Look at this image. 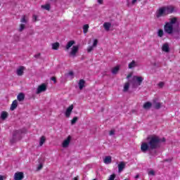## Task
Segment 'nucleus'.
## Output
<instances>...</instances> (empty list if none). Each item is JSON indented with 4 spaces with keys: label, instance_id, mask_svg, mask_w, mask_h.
I'll list each match as a JSON object with an SVG mask.
<instances>
[{
    "label": "nucleus",
    "instance_id": "nucleus-1",
    "mask_svg": "<svg viewBox=\"0 0 180 180\" xmlns=\"http://www.w3.org/2000/svg\"><path fill=\"white\" fill-rule=\"evenodd\" d=\"M160 143H161V139L158 136H148L147 141L141 143V151L145 153H149L150 155H154L153 150L160 148Z\"/></svg>",
    "mask_w": 180,
    "mask_h": 180
},
{
    "label": "nucleus",
    "instance_id": "nucleus-2",
    "mask_svg": "<svg viewBox=\"0 0 180 180\" xmlns=\"http://www.w3.org/2000/svg\"><path fill=\"white\" fill-rule=\"evenodd\" d=\"M176 18H172L170 19L169 22H167L164 25V30L167 34H172L174 33V26L176 23Z\"/></svg>",
    "mask_w": 180,
    "mask_h": 180
},
{
    "label": "nucleus",
    "instance_id": "nucleus-3",
    "mask_svg": "<svg viewBox=\"0 0 180 180\" xmlns=\"http://www.w3.org/2000/svg\"><path fill=\"white\" fill-rule=\"evenodd\" d=\"M143 80L144 79L141 77L134 76L131 81V84L133 88H137V86H140V85H141Z\"/></svg>",
    "mask_w": 180,
    "mask_h": 180
},
{
    "label": "nucleus",
    "instance_id": "nucleus-4",
    "mask_svg": "<svg viewBox=\"0 0 180 180\" xmlns=\"http://www.w3.org/2000/svg\"><path fill=\"white\" fill-rule=\"evenodd\" d=\"M72 138L71 137V136H68L67 137V139H65L63 143H62V147L63 148H68V147H70V143H71V139Z\"/></svg>",
    "mask_w": 180,
    "mask_h": 180
},
{
    "label": "nucleus",
    "instance_id": "nucleus-5",
    "mask_svg": "<svg viewBox=\"0 0 180 180\" xmlns=\"http://www.w3.org/2000/svg\"><path fill=\"white\" fill-rule=\"evenodd\" d=\"M153 106L155 109H161V106H162V103L158 102V100L157 98H155L153 100Z\"/></svg>",
    "mask_w": 180,
    "mask_h": 180
},
{
    "label": "nucleus",
    "instance_id": "nucleus-6",
    "mask_svg": "<svg viewBox=\"0 0 180 180\" xmlns=\"http://www.w3.org/2000/svg\"><path fill=\"white\" fill-rule=\"evenodd\" d=\"M79 49V46H73L71 51L70 52V56H71L72 57H75V56H77V53H78Z\"/></svg>",
    "mask_w": 180,
    "mask_h": 180
},
{
    "label": "nucleus",
    "instance_id": "nucleus-7",
    "mask_svg": "<svg viewBox=\"0 0 180 180\" xmlns=\"http://www.w3.org/2000/svg\"><path fill=\"white\" fill-rule=\"evenodd\" d=\"M164 15H167V13H165V9L164 8V7H162L159 8L158 11H157L156 17L161 18V16H164Z\"/></svg>",
    "mask_w": 180,
    "mask_h": 180
},
{
    "label": "nucleus",
    "instance_id": "nucleus-8",
    "mask_svg": "<svg viewBox=\"0 0 180 180\" xmlns=\"http://www.w3.org/2000/svg\"><path fill=\"white\" fill-rule=\"evenodd\" d=\"M46 89H47V86H46V84H43L38 86L36 94H41V92H44Z\"/></svg>",
    "mask_w": 180,
    "mask_h": 180
},
{
    "label": "nucleus",
    "instance_id": "nucleus-9",
    "mask_svg": "<svg viewBox=\"0 0 180 180\" xmlns=\"http://www.w3.org/2000/svg\"><path fill=\"white\" fill-rule=\"evenodd\" d=\"M72 109H74V105H71L70 106H69L65 112V116L66 117H70V116H71V113L72 112Z\"/></svg>",
    "mask_w": 180,
    "mask_h": 180
},
{
    "label": "nucleus",
    "instance_id": "nucleus-10",
    "mask_svg": "<svg viewBox=\"0 0 180 180\" xmlns=\"http://www.w3.org/2000/svg\"><path fill=\"white\" fill-rule=\"evenodd\" d=\"M165 8V12L166 15H169V13H172L174 12V6H168L163 7Z\"/></svg>",
    "mask_w": 180,
    "mask_h": 180
},
{
    "label": "nucleus",
    "instance_id": "nucleus-11",
    "mask_svg": "<svg viewBox=\"0 0 180 180\" xmlns=\"http://www.w3.org/2000/svg\"><path fill=\"white\" fill-rule=\"evenodd\" d=\"M24 178L23 172H16L14 174V180H22Z\"/></svg>",
    "mask_w": 180,
    "mask_h": 180
},
{
    "label": "nucleus",
    "instance_id": "nucleus-12",
    "mask_svg": "<svg viewBox=\"0 0 180 180\" xmlns=\"http://www.w3.org/2000/svg\"><path fill=\"white\" fill-rule=\"evenodd\" d=\"M135 67H137V62H136V60H132L128 65V68H129V70H132V68H135Z\"/></svg>",
    "mask_w": 180,
    "mask_h": 180
},
{
    "label": "nucleus",
    "instance_id": "nucleus-13",
    "mask_svg": "<svg viewBox=\"0 0 180 180\" xmlns=\"http://www.w3.org/2000/svg\"><path fill=\"white\" fill-rule=\"evenodd\" d=\"M103 162H104V164H106V165L111 164V162H112V156H106L103 159Z\"/></svg>",
    "mask_w": 180,
    "mask_h": 180
},
{
    "label": "nucleus",
    "instance_id": "nucleus-14",
    "mask_svg": "<svg viewBox=\"0 0 180 180\" xmlns=\"http://www.w3.org/2000/svg\"><path fill=\"white\" fill-rule=\"evenodd\" d=\"M25 70V67L21 66L18 69H17V75L18 77H22L23 75V70Z\"/></svg>",
    "mask_w": 180,
    "mask_h": 180
},
{
    "label": "nucleus",
    "instance_id": "nucleus-15",
    "mask_svg": "<svg viewBox=\"0 0 180 180\" xmlns=\"http://www.w3.org/2000/svg\"><path fill=\"white\" fill-rule=\"evenodd\" d=\"M124 167H126V164H124L123 162H120L118 165V172H121L124 169Z\"/></svg>",
    "mask_w": 180,
    "mask_h": 180
},
{
    "label": "nucleus",
    "instance_id": "nucleus-16",
    "mask_svg": "<svg viewBox=\"0 0 180 180\" xmlns=\"http://www.w3.org/2000/svg\"><path fill=\"white\" fill-rule=\"evenodd\" d=\"M75 44V41H70L69 42H68L65 46V49L70 50V49H71V47H72V46H74Z\"/></svg>",
    "mask_w": 180,
    "mask_h": 180
},
{
    "label": "nucleus",
    "instance_id": "nucleus-17",
    "mask_svg": "<svg viewBox=\"0 0 180 180\" xmlns=\"http://www.w3.org/2000/svg\"><path fill=\"white\" fill-rule=\"evenodd\" d=\"M17 99L18 101H19V102H22V101H25V94L20 93L17 96Z\"/></svg>",
    "mask_w": 180,
    "mask_h": 180
},
{
    "label": "nucleus",
    "instance_id": "nucleus-18",
    "mask_svg": "<svg viewBox=\"0 0 180 180\" xmlns=\"http://www.w3.org/2000/svg\"><path fill=\"white\" fill-rule=\"evenodd\" d=\"M18 108V101L15 100L13 101L11 106V110H15Z\"/></svg>",
    "mask_w": 180,
    "mask_h": 180
},
{
    "label": "nucleus",
    "instance_id": "nucleus-19",
    "mask_svg": "<svg viewBox=\"0 0 180 180\" xmlns=\"http://www.w3.org/2000/svg\"><path fill=\"white\" fill-rule=\"evenodd\" d=\"M84 86H85V80L84 79H80L79 81V88L80 90L84 89Z\"/></svg>",
    "mask_w": 180,
    "mask_h": 180
},
{
    "label": "nucleus",
    "instance_id": "nucleus-20",
    "mask_svg": "<svg viewBox=\"0 0 180 180\" xmlns=\"http://www.w3.org/2000/svg\"><path fill=\"white\" fill-rule=\"evenodd\" d=\"M162 51H165L166 53H168V51H169V46L168 45V44H163L162 47Z\"/></svg>",
    "mask_w": 180,
    "mask_h": 180
},
{
    "label": "nucleus",
    "instance_id": "nucleus-21",
    "mask_svg": "<svg viewBox=\"0 0 180 180\" xmlns=\"http://www.w3.org/2000/svg\"><path fill=\"white\" fill-rule=\"evenodd\" d=\"M110 26H112V24L110 22H104L103 27L105 30L109 31L110 29Z\"/></svg>",
    "mask_w": 180,
    "mask_h": 180
},
{
    "label": "nucleus",
    "instance_id": "nucleus-22",
    "mask_svg": "<svg viewBox=\"0 0 180 180\" xmlns=\"http://www.w3.org/2000/svg\"><path fill=\"white\" fill-rule=\"evenodd\" d=\"M151 106H153V103H151L150 102H146L143 105V109H150Z\"/></svg>",
    "mask_w": 180,
    "mask_h": 180
},
{
    "label": "nucleus",
    "instance_id": "nucleus-23",
    "mask_svg": "<svg viewBox=\"0 0 180 180\" xmlns=\"http://www.w3.org/2000/svg\"><path fill=\"white\" fill-rule=\"evenodd\" d=\"M120 70V68L119 66H116L114 68H112V74H113L114 75L117 74V72H119V70Z\"/></svg>",
    "mask_w": 180,
    "mask_h": 180
},
{
    "label": "nucleus",
    "instance_id": "nucleus-24",
    "mask_svg": "<svg viewBox=\"0 0 180 180\" xmlns=\"http://www.w3.org/2000/svg\"><path fill=\"white\" fill-rule=\"evenodd\" d=\"M59 47H60V44L58 42H56L54 44H52L53 50H58Z\"/></svg>",
    "mask_w": 180,
    "mask_h": 180
},
{
    "label": "nucleus",
    "instance_id": "nucleus-25",
    "mask_svg": "<svg viewBox=\"0 0 180 180\" xmlns=\"http://www.w3.org/2000/svg\"><path fill=\"white\" fill-rule=\"evenodd\" d=\"M6 117H8V112L3 111L1 115V119H2V120H5Z\"/></svg>",
    "mask_w": 180,
    "mask_h": 180
},
{
    "label": "nucleus",
    "instance_id": "nucleus-26",
    "mask_svg": "<svg viewBox=\"0 0 180 180\" xmlns=\"http://www.w3.org/2000/svg\"><path fill=\"white\" fill-rule=\"evenodd\" d=\"M45 142H46V137L41 136L40 138V140H39V146H40V147H41V146H43V144H44Z\"/></svg>",
    "mask_w": 180,
    "mask_h": 180
},
{
    "label": "nucleus",
    "instance_id": "nucleus-27",
    "mask_svg": "<svg viewBox=\"0 0 180 180\" xmlns=\"http://www.w3.org/2000/svg\"><path fill=\"white\" fill-rule=\"evenodd\" d=\"M89 29V25H84L83 26V32L84 33H87Z\"/></svg>",
    "mask_w": 180,
    "mask_h": 180
},
{
    "label": "nucleus",
    "instance_id": "nucleus-28",
    "mask_svg": "<svg viewBox=\"0 0 180 180\" xmlns=\"http://www.w3.org/2000/svg\"><path fill=\"white\" fill-rule=\"evenodd\" d=\"M158 37H162V36H164V30H158Z\"/></svg>",
    "mask_w": 180,
    "mask_h": 180
},
{
    "label": "nucleus",
    "instance_id": "nucleus-29",
    "mask_svg": "<svg viewBox=\"0 0 180 180\" xmlns=\"http://www.w3.org/2000/svg\"><path fill=\"white\" fill-rule=\"evenodd\" d=\"M129 86L130 84L129 83H126L124 86V92H127V91H129Z\"/></svg>",
    "mask_w": 180,
    "mask_h": 180
},
{
    "label": "nucleus",
    "instance_id": "nucleus-30",
    "mask_svg": "<svg viewBox=\"0 0 180 180\" xmlns=\"http://www.w3.org/2000/svg\"><path fill=\"white\" fill-rule=\"evenodd\" d=\"M42 9H45L46 11H50V4H46L41 6Z\"/></svg>",
    "mask_w": 180,
    "mask_h": 180
},
{
    "label": "nucleus",
    "instance_id": "nucleus-31",
    "mask_svg": "<svg viewBox=\"0 0 180 180\" xmlns=\"http://www.w3.org/2000/svg\"><path fill=\"white\" fill-rule=\"evenodd\" d=\"M21 23H27V20H26V15H23L20 20Z\"/></svg>",
    "mask_w": 180,
    "mask_h": 180
},
{
    "label": "nucleus",
    "instance_id": "nucleus-32",
    "mask_svg": "<svg viewBox=\"0 0 180 180\" xmlns=\"http://www.w3.org/2000/svg\"><path fill=\"white\" fill-rule=\"evenodd\" d=\"M78 120V117H75L73 119L71 120V124H75Z\"/></svg>",
    "mask_w": 180,
    "mask_h": 180
},
{
    "label": "nucleus",
    "instance_id": "nucleus-33",
    "mask_svg": "<svg viewBox=\"0 0 180 180\" xmlns=\"http://www.w3.org/2000/svg\"><path fill=\"white\" fill-rule=\"evenodd\" d=\"M108 180H116V174H112L110 175Z\"/></svg>",
    "mask_w": 180,
    "mask_h": 180
},
{
    "label": "nucleus",
    "instance_id": "nucleus-34",
    "mask_svg": "<svg viewBox=\"0 0 180 180\" xmlns=\"http://www.w3.org/2000/svg\"><path fill=\"white\" fill-rule=\"evenodd\" d=\"M25 24H20V28H19V32H23L25 30Z\"/></svg>",
    "mask_w": 180,
    "mask_h": 180
},
{
    "label": "nucleus",
    "instance_id": "nucleus-35",
    "mask_svg": "<svg viewBox=\"0 0 180 180\" xmlns=\"http://www.w3.org/2000/svg\"><path fill=\"white\" fill-rule=\"evenodd\" d=\"M16 134H18V131H16L13 136V139L11 141V143H15V141H16V140H15V139H16Z\"/></svg>",
    "mask_w": 180,
    "mask_h": 180
},
{
    "label": "nucleus",
    "instance_id": "nucleus-36",
    "mask_svg": "<svg viewBox=\"0 0 180 180\" xmlns=\"http://www.w3.org/2000/svg\"><path fill=\"white\" fill-rule=\"evenodd\" d=\"M148 175H152L153 176H154V175H155V172H154V170H150L148 172Z\"/></svg>",
    "mask_w": 180,
    "mask_h": 180
},
{
    "label": "nucleus",
    "instance_id": "nucleus-37",
    "mask_svg": "<svg viewBox=\"0 0 180 180\" xmlns=\"http://www.w3.org/2000/svg\"><path fill=\"white\" fill-rule=\"evenodd\" d=\"M96 46H98V40H97V39H95V40L94 41V43H93L92 46H93V47H96Z\"/></svg>",
    "mask_w": 180,
    "mask_h": 180
},
{
    "label": "nucleus",
    "instance_id": "nucleus-38",
    "mask_svg": "<svg viewBox=\"0 0 180 180\" xmlns=\"http://www.w3.org/2000/svg\"><path fill=\"white\" fill-rule=\"evenodd\" d=\"M92 50H94V46H89V47L87 49L88 53H91V51H92Z\"/></svg>",
    "mask_w": 180,
    "mask_h": 180
},
{
    "label": "nucleus",
    "instance_id": "nucleus-39",
    "mask_svg": "<svg viewBox=\"0 0 180 180\" xmlns=\"http://www.w3.org/2000/svg\"><path fill=\"white\" fill-rule=\"evenodd\" d=\"M41 168H43V164H39L37 167L38 171H40Z\"/></svg>",
    "mask_w": 180,
    "mask_h": 180
},
{
    "label": "nucleus",
    "instance_id": "nucleus-40",
    "mask_svg": "<svg viewBox=\"0 0 180 180\" xmlns=\"http://www.w3.org/2000/svg\"><path fill=\"white\" fill-rule=\"evenodd\" d=\"M32 19L34 22H36V20H37V15H33Z\"/></svg>",
    "mask_w": 180,
    "mask_h": 180
},
{
    "label": "nucleus",
    "instance_id": "nucleus-41",
    "mask_svg": "<svg viewBox=\"0 0 180 180\" xmlns=\"http://www.w3.org/2000/svg\"><path fill=\"white\" fill-rule=\"evenodd\" d=\"M114 134H115V130H111L110 131V136H114Z\"/></svg>",
    "mask_w": 180,
    "mask_h": 180
},
{
    "label": "nucleus",
    "instance_id": "nucleus-42",
    "mask_svg": "<svg viewBox=\"0 0 180 180\" xmlns=\"http://www.w3.org/2000/svg\"><path fill=\"white\" fill-rule=\"evenodd\" d=\"M34 57V58H39L40 57V53L35 54Z\"/></svg>",
    "mask_w": 180,
    "mask_h": 180
},
{
    "label": "nucleus",
    "instance_id": "nucleus-43",
    "mask_svg": "<svg viewBox=\"0 0 180 180\" xmlns=\"http://www.w3.org/2000/svg\"><path fill=\"white\" fill-rule=\"evenodd\" d=\"M98 4H99L100 5H102V4H103V0H97Z\"/></svg>",
    "mask_w": 180,
    "mask_h": 180
},
{
    "label": "nucleus",
    "instance_id": "nucleus-44",
    "mask_svg": "<svg viewBox=\"0 0 180 180\" xmlns=\"http://www.w3.org/2000/svg\"><path fill=\"white\" fill-rule=\"evenodd\" d=\"M51 81H53V82H56V77H52L51 78Z\"/></svg>",
    "mask_w": 180,
    "mask_h": 180
},
{
    "label": "nucleus",
    "instance_id": "nucleus-45",
    "mask_svg": "<svg viewBox=\"0 0 180 180\" xmlns=\"http://www.w3.org/2000/svg\"><path fill=\"white\" fill-rule=\"evenodd\" d=\"M68 75H70L71 77H72V75H74V72L70 71L69 72Z\"/></svg>",
    "mask_w": 180,
    "mask_h": 180
},
{
    "label": "nucleus",
    "instance_id": "nucleus-46",
    "mask_svg": "<svg viewBox=\"0 0 180 180\" xmlns=\"http://www.w3.org/2000/svg\"><path fill=\"white\" fill-rule=\"evenodd\" d=\"M159 86H164V82L159 83Z\"/></svg>",
    "mask_w": 180,
    "mask_h": 180
},
{
    "label": "nucleus",
    "instance_id": "nucleus-47",
    "mask_svg": "<svg viewBox=\"0 0 180 180\" xmlns=\"http://www.w3.org/2000/svg\"><path fill=\"white\" fill-rule=\"evenodd\" d=\"M136 2H137V0H132V4L134 5V4H136Z\"/></svg>",
    "mask_w": 180,
    "mask_h": 180
},
{
    "label": "nucleus",
    "instance_id": "nucleus-48",
    "mask_svg": "<svg viewBox=\"0 0 180 180\" xmlns=\"http://www.w3.org/2000/svg\"><path fill=\"white\" fill-rule=\"evenodd\" d=\"M165 161L171 162L172 160L171 159H166Z\"/></svg>",
    "mask_w": 180,
    "mask_h": 180
},
{
    "label": "nucleus",
    "instance_id": "nucleus-49",
    "mask_svg": "<svg viewBox=\"0 0 180 180\" xmlns=\"http://www.w3.org/2000/svg\"><path fill=\"white\" fill-rule=\"evenodd\" d=\"M130 77H131V75H129L127 77V79H129L130 78Z\"/></svg>",
    "mask_w": 180,
    "mask_h": 180
},
{
    "label": "nucleus",
    "instance_id": "nucleus-50",
    "mask_svg": "<svg viewBox=\"0 0 180 180\" xmlns=\"http://www.w3.org/2000/svg\"><path fill=\"white\" fill-rule=\"evenodd\" d=\"M0 180H4V176H0Z\"/></svg>",
    "mask_w": 180,
    "mask_h": 180
},
{
    "label": "nucleus",
    "instance_id": "nucleus-51",
    "mask_svg": "<svg viewBox=\"0 0 180 180\" xmlns=\"http://www.w3.org/2000/svg\"><path fill=\"white\" fill-rule=\"evenodd\" d=\"M73 180H78V179L77 177L74 178Z\"/></svg>",
    "mask_w": 180,
    "mask_h": 180
},
{
    "label": "nucleus",
    "instance_id": "nucleus-52",
    "mask_svg": "<svg viewBox=\"0 0 180 180\" xmlns=\"http://www.w3.org/2000/svg\"><path fill=\"white\" fill-rule=\"evenodd\" d=\"M162 141H165V138H163Z\"/></svg>",
    "mask_w": 180,
    "mask_h": 180
},
{
    "label": "nucleus",
    "instance_id": "nucleus-53",
    "mask_svg": "<svg viewBox=\"0 0 180 180\" xmlns=\"http://www.w3.org/2000/svg\"><path fill=\"white\" fill-rule=\"evenodd\" d=\"M95 180V179H94Z\"/></svg>",
    "mask_w": 180,
    "mask_h": 180
}]
</instances>
